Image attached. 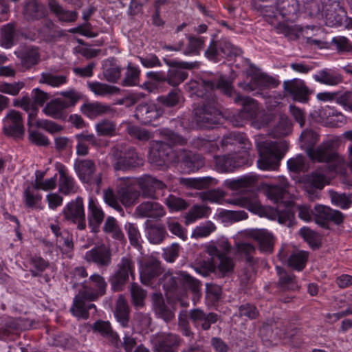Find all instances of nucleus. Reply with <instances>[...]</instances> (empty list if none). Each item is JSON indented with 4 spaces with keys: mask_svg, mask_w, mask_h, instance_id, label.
I'll use <instances>...</instances> for the list:
<instances>
[{
    "mask_svg": "<svg viewBox=\"0 0 352 352\" xmlns=\"http://www.w3.org/2000/svg\"><path fill=\"white\" fill-rule=\"evenodd\" d=\"M118 195L122 204L127 207L136 204L140 197V191L131 186L122 187L118 190Z\"/></svg>",
    "mask_w": 352,
    "mask_h": 352,
    "instance_id": "de8ad7c7",
    "label": "nucleus"
},
{
    "mask_svg": "<svg viewBox=\"0 0 352 352\" xmlns=\"http://www.w3.org/2000/svg\"><path fill=\"white\" fill-rule=\"evenodd\" d=\"M258 180V177L253 173L243 175L236 179H227L225 181L226 186L232 190L247 188L246 193L242 197L234 199H228L226 202L232 205L239 206L254 211L261 207L258 200L257 194L253 189Z\"/></svg>",
    "mask_w": 352,
    "mask_h": 352,
    "instance_id": "39448f33",
    "label": "nucleus"
},
{
    "mask_svg": "<svg viewBox=\"0 0 352 352\" xmlns=\"http://www.w3.org/2000/svg\"><path fill=\"white\" fill-rule=\"evenodd\" d=\"M157 100L166 107L174 108L180 107L184 103V98L179 89H173L166 95L159 96Z\"/></svg>",
    "mask_w": 352,
    "mask_h": 352,
    "instance_id": "79ce46f5",
    "label": "nucleus"
},
{
    "mask_svg": "<svg viewBox=\"0 0 352 352\" xmlns=\"http://www.w3.org/2000/svg\"><path fill=\"white\" fill-rule=\"evenodd\" d=\"M164 113V110L157 104L149 102H142L137 105L134 116L142 124H151L158 120Z\"/></svg>",
    "mask_w": 352,
    "mask_h": 352,
    "instance_id": "aec40b11",
    "label": "nucleus"
},
{
    "mask_svg": "<svg viewBox=\"0 0 352 352\" xmlns=\"http://www.w3.org/2000/svg\"><path fill=\"white\" fill-rule=\"evenodd\" d=\"M284 90L293 98L301 102L308 101L309 89L303 80L293 79L283 82Z\"/></svg>",
    "mask_w": 352,
    "mask_h": 352,
    "instance_id": "a878e982",
    "label": "nucleus"
},
{
    "mask_svg": "<svg viewBox=\"0 0 352 352\" xmlns=\"http://www.w3.org/2000/svg\"><path fill=\"white\" fill-rule=\"evenodd\" d=\"M180 183L188 187L201 189L208 188L210 186L216 185L217 184V180L212 177H204L191 179L182 178Z\"/></svg>",
    "mask_w": 352,
    "mask_h": 352,
    "instance_id": "3c124183",
    "label": "nucleus"
},
{
    "mask_svg": "<svg viewBox=\"0 0 352 352\" xmlns=\"http://www.w3.org/2000/svg\"><path fill=\"white\" fill-rule=\"evenodd\" d=\"M63 214L65 220L76 224L78 230H83L86 228L84 203L81 197H77L69 202L64 208Z\"/></svg>",
    "mask_w": 352,
    "mask_h": 352,
    "instance_id": "2eb2a0df",
    "label": "nucleus"
},
{
    "mask_svg": "<svg viewBox=\"0 0 352 352\" xmlns=\"http://www.w3.org/2000/svg\"><path fill=\"white\" fill-rule=\"evenodd\" d=\"M162 140L149 143L148 162L159 170H166L170 166L179 163L188 172H195L204 165L201 155L182 148L188 139L168 129L160 130Z\"/></svg>",
    "mask_w": 352,
    "mask_h": 352,
    "instance_id": "f03ea898",
    "label": "nucleus"
},
{
    "mask_svg": "<svg viewBox=\"0 0 352 352\" xmlns=\"http://www.w3.org/2000/svg\"><path fill=\"white\" fill-rule=\"evenodd\" d=\"M241 53V49L234 45L227 39L223 38L218 41H211L205 52V55L208 59L218 62L219 57L232 58L239 56Z\"/></svg>",
    "mask_w": 352,
    "mask_h": 352,
    "instance_id": "4468645a",
    "label": "nucleus"
},
{
    "mask_svg": "<svg viewBox=\"0 0 352 352\" xmlns=\"http://www.w3.org/2000/svg\"><path fill=\"white\" fill-rule=\"evenodd\" d=\"M163 271L161 262L158 259L154 257L148 258L140 265V281L144 285H152L155 279L163 273Z\"/></svg>",
    "mask_w": 352,
    "mask_h": 352,
    "instance_id": "6ab92c4d",
    "label": "nucleus"
},
{
    "mask_svg": "<svg viewBox=\"0 0 352 352\" xmlns=\"http://www.w3.org/2000/svg\"><path fill=\"white\" fill-rule=\"evenodd\" d=\"M308 256V252L305 251L294 252L288 257L287 264L297 271H302L305 267Z\"/></svg>",
    "mask_w": 352,
    "mask_h": 352,
    "instance_id": "13d9d810",
    "label": "nucleus"
},
{
    "mask_svg": "<svg viewBox=\"0 0 352 352\" xmlns=\"http://www.w3.org/2000/svg\"><path fill=\"white\" fill-rule=\"evenodd\" d=\"M151 302L153 311L157 318L162 319L166 323H170L175 320V307L166 304L162 293H153L151 295Z\"/></svg>",
    "mask_w": 352,
    "mask_h": 352,
    "instance_id": "5701e85b",
    "label": "nucleus"
},
{
    "mask_svg": "<svg viewBox=\"0 0 352 352\" xmlns=\"http://www.w3.org/2000/svg\"><path fill=\"white\" fill-rule=\"evenodd\" d=\"M91 329L94 333H99L107 338L111 344L115 347H118L121 343L118 334L112 329L109 321L98 320L91 325Z\"/></svg>",
    "mask_w": 352,
    "mask_h": 352,
    "instance_id": "7c9ffc66",
    "label": "nucleus"
},
{
    "mask_svg": "<svg viewBox=\"0 0 352 352\" xmlns=\"http://www.w3.org/2000/svg\"><path fill=\"white\" fill-rule=\"evenodd\" d=\"M163 61L169 67L166 73V82L173 87L179 85L188 78V74L184 69H192L199 66V63L197 61H177L167 58H163Z\"/></svg>",
    "mask_w": 352,
    "mask_h": 352,
    "instance_id": "9d476101",
    "label": "nucleus"
},
{
    "mask_svg": "<svg viewBox=\"0 0 352 352\" xmlns=\"http://www.w3.org/2000/svg\"><path fill=\"white\" fill-rule=\"evenodd\" d=\"M74 169L81 182L96 184L99 186L102 182V173L97 172V166L91 159H76Z\"/></svg>",
    "mask_w": 352,
    "mask_h": 352,
    "instance_id": "ddd939ff",
    "label": "nucleus"
},
{
    "mask_svg": "<svg viewBox=\"0 0 352 352\" xmlns=\"http://www.w3.org/2000/svg\"><path fill=\"white\" fill-rule=\"evenodd\" d=\"M43 40L47 43H56L67 34L51 19L44 21L42 28L38 30Z\"/></svg>",
    "mask_w": 352,
    "mask_h": 352,
    "instance_id": "c756f323",
    "label": "nucleus"
},
{
    "mask_svg": "<svg viewBox=\"0 0 352 352\" xmlns=\"http://www.w3.org/2000/svg\"><path fill=\"white\" fill-rule=\"evenodd\" d=\"M95 129L98 136L111 137L116 134V123L109 119H103L96 124Z\"/></svg>",
    "mask_w": 352,
    "mask_h": 352,
    "instance_id": "4d7b16f0",
    "label": "nucleus"
},
{
    "mask_svg": "<svg viewBox=\"0 0 352 352\" xmlns=\"http://www.w3.org/2000/svg\"><path fill=\"white\" fill-rule=\"evenodd\" d=\"M210 208L203 205H194L185 215V224L188 225L198 219L208 217Z\"/></svg>",
    "mask_w": 352,
    "mask_h": 352,
    "instance_id": "864d4df0",
    "label": "nucleus"
},
{
    "mask_svg": "<svg viewBox=\"0 0 352 352\" xmlns=\"http://www.w3.org/2000/svg\"><path fill=\"white\" fill-rule=\"evenodd\" d=\"M231 248L230 243L222 240L217 243H210L206 246V252L210 256H219L226 255Z\"/></svg>",
    "mask_w": 352,
    "mask_h": 352,
    "instance_id": "052dcab7",
    "label": "nucleus"
},
{
    "mask_svg": "<svg viewBox=\"0 0 352 352\" xmlns=\"http://www.w3.org/2000/svg\"><path fill=\"white\" fill-rule=\"evenodd\" d=\"M166 234V229L162 225H151L147 227V236L151 243H160L164 239Z\"/></svg>",
    "mask_w": 352,
    "mask_h": 352,
    "instance_id": "0e129e2a",
    "label": "nucleus"
},
{
    "mask_svg": "<svg viewBox=\"0 0 352 352\" xmlns=\"http://www.w3.org/2000/svg\"><path fill=\"white\" fill-rule=\"evenodd\" d=\"M300 139L302 148L312 161L328 163L332 170H336L343 164L344 160L333 150L332 142H327L314 148L318 141V135L313 130H305L300 135Z\"/></svg>",
    "mask_w": 352,
    "mask_h": 352,
    "instance_id": "7ed1b4c3",
    "label": "nucleus"
},
{
    "mask_svg": "<svg viewBox=\"0 0 352 352\" xmlns=\"http://www.w3.org/2000/svg\"><path fill=\"white\" fill-rule=\"evenodd\" d=\"M290 21L278 23L276 27L277 32L283 34L288 40L295 41L298 39L302 34V29Z\"/></svg>",
    "mask_w": 352,
    "mask_h": 352,
    "instance_id": "c03bdc74",
    "label": "nucleus"
},
{
    "mask_svg": "<svg viewBox=\"0 0 352 352\" xmlns=\"http://www.w3.org/2000/svg\"><path fill=\"white\" fill-rule=\"evenodd\" d=\"M140 196L144 199H157V190H164L167 188L164 182L151 175H144L137 179Z\"/></svg>",
    "mask_w": 352,
    "mask_h": 352,
    "instance_id": "a211bd4d",
    "label": "nucleus"
},
{
    "mask_svg": "<svg viewBox=\"0 0 352 352\" xmlns=\"http://www.w3.org/2000/svg\"><path fill=\"white\" fill-rule=\"evenodd\" d=\"M135 214L142 218L148 217L159 219L166 214V211L160 203L147 201L141 203L136 208Z\"/></svg>",
    "mask_w": 352,
    "mask_h": 352,
    "instance_id": "cd10ccee",
    "label": "nucleus"
},
{
    "mask_svg": "<svg viewBox=\"0 0 352 352\" xmlns=\"http://www.w3.org/2000/svg\"><path fill=\"white\" fill-rule=\"evenodd\" d=\"M188 41L186 48L184 51V54L186 56L199 55L204 45V38L203 37L188 36Z\"/></svg>",
    "mask_w": 352,
    "mask_h": 352,
    "instance_id": "680f3d73",
    "label": "nucleus"
},
{
    "mask_svg": "<svg viewBox=\"0 0 352 352\" xmlns=\"http://www.w3.org/2000/svg\"><path fill=\"white\" fill-rule=\"evenodd\" d=\"M160 280L166 295L173 294L177 290L179 286L180 271L175 273L167 272L163 274Z\"/></svg>",
    "mask_w": 352,
    "mask_h": 352,
    "instance_id": "49530a36",
    "label": "nucleus"
},
{
    "mask_svg": "<svg viewBox=\"0 0 352 352\" xmlns=\"http://www.w3.org/2000/svg\"><path fill=\"white\" fill-rule=\"evenodd\" d=\"M179 285L186 289L190 290L192 293L197 294L199 292L201 283L197 279L191 276L186 272L180 271Z\"/></svg>",
    "mask_w": 352,
    "mask_h": 352,
    "instance_id": "bf43d9fd",
    "label": "nucleus"
},
{
    "mask_svg": "<svg viewBox=\"0 0 352 352\" xmlns=\"http://www.w3.org/2000/svg\"><path fill=\"white\" fill-rule=\"evenodd\" d=\"M215 259L219 261L218 265L216 264V267L218 270V275L220 277L229 276L232 274L235 264L232 258L227 255H223L214 256Z\"/></svg>",
    "mask_w": 352,
    "mask_h": 352,
    "instance_id": "603ef678",
    "label": "nucleus"
},
{
    "mask_svg": "<svg viewBox=\"0 0 352 352\" xmlns=\"http://www.w3.org/2000/svg\"><path fill=\"white\" fill-rule=\"evenodd\" d=\"M115 316L122 327H127L129 326V307L127 302L121 296L119 297L116 302Z\"/></svg>",
    "mask_w": 352,
    "mask_h": 352,
    "instance_id": "09e8293b",
    "label": "nucleus"
},
{
    "mask_svg": "<svg viewBox=\"0 0 352 352\" xmlns=\"http://www.w3.org/2000/svg\"><path fill=\"white\" fill-rule=\"evenodd\" d=\"M112 166L116 170H126L143 165L140 157L134 148L130 147L124 151L118 147L112 148L109 154Z\"/></svg>",
    "mask_w": 352,
    "mask_h": 352,
    "instance_id": "1a4fd4ad",
    "label": "nucleus"
},
{
    "mask_svg": "<svg viewBox=\"0 0 352 352\" xmlns=\"http://www.w3.org/2000/svg\"><path fill=\"white\" fill-rule=\"evenodd\" d=\"M252 239L256 241L258 250L266 254H271L274 250V237L272 233L266 230L254 231L251 234Z\"/></svg>",
    "mask_w": 352,
    "mask_h": 352,
    "instance_id": "f704fd0d",
    "label": "nucleus"
},
{
    "mask_svg": "<svg viewBox=\"0 0 352 352\" xmlns=\"http://www.w3.org/2000/svg\"><path fill=\"white\" fill-rule=\"evenodd\" d=\"M289 182L284 177H279L274 182L267 184L266 186V195L267 197L275 203L282 201L288 192Z\"/></svg>",
    "mask_w": 352,
    "mask_h": 352,
    "instance_id": "c85d7f7f",
    "label": "nucleus"
},
{
    "mask_svg": "<svg viewBox=\"0 0 352 352\" xmlns=\"http://www.w3.org/2000/svg\"><path fill=\"white\" fill-rule=\"evenodd\" d=\"M82 287L83 297L87 298L89 301H94L106 294L107 283L102 276L94 274L89 276L88 280L82 283Z\"/></svg>",
    "mask_w": 352,
    "mask_h": 352,
    "instance_id": "f3484780",
    "label": "nucleus"
},
{
    "mask_svg": "<svg viewBox=\"0 0 352 352\" xmlns=\"http://www.w3.org/2000/svg\"><path fill=\"white\" fill-rule=\"evenodd\" d=\"M3 132L8 136L21 138L24 133L21 115L12 110L3 120Z\"/></svg>",
    "mask_w": 352,
    "mask_h": 352,
    "instance_id": "393cba45",
    "label": "nucleus"
},
{
    "mask_svg": "<svg viewBox=\"0 0 352 352\" xmlns=\"http://www.w3.org/2000/svg\"><path fill=\"white\" fill-rule=\"evenodd\" d=\"M74 138L77 142L76 154L78 156H86L89 154V144L94 147L100 145L96 136L94 133H89L87 131L76 134Z\"/></svg>",
    "mask_w": 352,
    "mask_h": 352,
    "instance_id": "2f4dec72",
    "label": "nucleus"
},
{
    "mask_svg": "<svg viewBox=\"0 0 352 352\" xmlns=\"http://www.w3.org/2000/svg\"><path fill=\"white\" fill-rule=\"evenodd\" d=\"M88 223L92 232L96 233L99 230L100 225L103 221L104 214L103 211L98 208L92 199L89 201Z\"/></svg>",
    "mask_w": 352,
    "mask_h": 352,
    "instance_id": "ea45409f",
    "label": "nucleus"
},
{
    "mask_svg": "<svg viewBox=\"0 0 352 352\" xmlns=\"http://www.w3.org/2000/svg\"><path fill=\"white\" fill-rule=\"evenodd\" d=\"M80 111L85 116L91 119L115 112V110L110 105L99 102L85 103L81 106Z\"/></svg>",
    "mask_w": 352,
    "mask_h": 352,
    "instance_id": "c9c22d12",
    "label": "nucleus"
},
{
    "mask_svg": "<svg viewBox=\"0 0 352 352\" xmlns=\"http://www.w3.org/2000/svg\"><path fill=\"white\" fill-rule=\"evenodd\" d=\"M1 45L6 49L11 48L14 45V38L16 36V25L14 23H9L3 25L0 30Z\"/></svg>",
    "mask_w": 352,
    "mask_h": 352,
    "instance_id": "a18cd8bd",
    "label": "nucleus"
},
{
    "mask_svg": "<svg viewBox=\"0 0 352 352\" xmlns=\"http://www.w3.org/2000/svg\"><path fill=\"white\" fill-rule=\"evenodd\" d=\"M276 10L286 21L294 22L300 14V4L298 0H276Z\"/></svg>",
    "mask_w": 352,
    "mask_h": 352,
    "instance_id": "bb28decb",
    "label": "nucleus"
},
{
    "mask_svg": "<svg viewBox=\"0 0 352 352\" xmlns=\"http://www.w3.org/2000/svg\"><path fill=\"white\" fill-rule=\"evenodd\" d=\"M219 319V316L217 314L206 312L200 308H194L189 311L183 309L178 314V330L184 336L192 339L195 333L190 328V322L196 329L208 331Z\"/></svg>",
    "mask_w": 352,
    "mask_h": 352,
    "instance_id": "20e7f679",
    "label": "nucleus"
},
{
    "mask_svg": "<svg viewBox=\"0 0 352 352\" xmlns=\"http://www.w3.org/2000/svg\"><path fill=\"white\" fill-rule=\"evenodd\" d=\"M89 300L83 297V292L79 291L74 298L73 305L70 308V312L78 318L87 319L89 317V310L94 309L96 310L94 304L87 305L85 301Z\"/></svg>",
    "mask_w": 352,
    "mask_h": 352,
    "instance_id": "72a5a7b5",
    "label": "nucleus"
},
{
    "mask_svg": "<svg viewBox=\"0 0 352 352\" xmlns=\"http://www.w3.org/2000/svg\"><path fill=\"white\" fill-rule=\"evenodd\" d=\"M22 14L24 20L34 23L46 18L48 12L41 1L38 0H25L23 3Z\"/></svg>",
    "mask_w": 352,
    "mask_h": 352,
    "instance_id": "b1692460",
    "label": "nucleus"
},
{
    "mask_svg": "<svg viewBox=\"0 0 352 352\" xmlns=\"http://www.w3.org/2000/svg\"><path fill=\"white\" fill-rule=\"evenodd\" d=\"M89 89L98 96H106L116 93L119 89L100 82H87Z\"/></svg>",
    "mask_w": 352,
    "mask_h": 352,
    "instance_id": "69168bd1",
    "label": "nucleus"
},
{
    "mask_svg": "<svg viewBox=\"0 0 352 352\" xmlns=\"http://www.w3.org/2000/svg\"><path fill=\"white\" fill-rule=\"evenodd\" d=\"M165 204L171 212H179L187 209L190 204L182 197L169 195L164 201Z\"/></svg>",
    "mask_w": 352,
    "mask_h": 352,
    "instance_id": "e2e57ef3",
    "label": "nucleus"
},
{
    "mask_svg": "<svg viewBox=\"0 0 352 352\" xmlns=\"http://www.w3.org/2000/svg\"><path fill=\"white\" fill-rule=\"evenodd\" d=\"M182 342L179 335L160 331L150 337V343L153 352H177Z\"/></svg>",
    "mask_w": 352,
    "mask_h": 352,
    "instance_id": "f8f14e48",
    "label": "nucleus"
},
{
    "mask_svg": "<svg viewBox=\"0 0 352 352\" xmlns=\"http://www.w3.org/2000/svg\"><path fill=\"white\" fill-rule=\"evenodd\" d=\"M220 90L224 95L233 98L235 103L242 106L241 116L245 119L255 118L258 112V103L250 97L239 95L234 89L232 81L221 76L217 79L201 80L190 85L192 94L203 99L201 104L193 110L194 120L201 128H210L219 123L222 118L221 105L219 104L213 91Z\"/></svg>",
    "mask_w": 352,
    "mask_h": 352,
    "instance_id": "f257e3e1",
    "label": "nucleus"
},
{
    "mask_svg": "<svg viewBox=\"0 0 352 352\" xmlns=\"http://www.w3.org/2000/svg\"><path fill=\"white\" fill-rule=\"evenodd\" d=\"M248 139L241 133L238 132H231L225 135L221 140V145L222 148H228L229 146L241 144L245 146Z\"/></svg>",
    "mask_w": 352,
    "mask_h": 352,
    "instance_id": "338daca9",
    "label": "nucleus"
},
{
    "mask_svg": "<svg viewBox=\"0 0 352 352\" xmlns=\"http://www.w3.org/2000/svg\"><path fill=\"white\" fill-rule=\"evenodd\" d=\"M85 259L100 268L107 269L112 263L111 250L104 244L95 246L85 253Z\"/></svg>",
    "mask_w": 352,
    "mask_h": 352,
    "instance_id": "4be33fe9",
    "label": "nucleus"
},
{
    "mask_svg": "<svg viewBox=\"0 0 352 352\" xmlns=\"http://www.w3.org/2000/svg\"><path fill=\"white\" fill-rule=\"evenodd\" d=\"M66 109L63 99L55 98L46 104L43 111L54 119L64 120L67 118Z\"/></svg>",
    "mask_w": 352,
    "mask_h": 352,
    "instance_id": "58836bf2",
    "label": "nucleus"
},
{
    "mask_svg": "<svg viewBox=\"0 0 352 352\" xmlns=\"http://www.w3.org/2000/svg\"><path fill=\"white\" fill-rule=\"evenodd\" d=\"M279 85V81L274 78L264 73H255L252 76L250 83L245 84L243 89L253 91L254 86L258 87H276Z\"/></svg>",
    "mask_w": 352,
    "mask_h": 352,
    "instance_id": "e433bc0d",
    "label": "nucleus"
},
{
    "mask_svg": "<svg viewBox=\"0 0 352 352\" xmlns=\"http://www.w3.org/2000/svg\"><path fill=\"white\" fill-rule=\"evenodd\" d=\"M299 234L313 250H317L321 247V242L317 232L309 228L303 227L300 230Z\"/></svg>",
    "mask_w": 352,
    "mask_h": 352,
    "instance_id": "774afa93",
    "label": "nucleus"
},
{
    "mask_svg": "<svg viewBox=\"0 0 352 352\" xmlns=\"http://www.w3.org/2000/svg\"><path fill=\"white\" fill-rule=\"evenodd\" d=\"M102 230L104 232L110 234L116 240L122 241L124 239V234L117 220L112 217H108L106 219Z\"/></svg>",
    "mask_w": 352,
    "mask_h": 352,
    "instance_id": "5fc2aeb1",
    "label": "nucleus"
},
{
    "mask_svg": "<svg viewBox=\"0 0 352 352\" xmlns=\"http://www.w3.org/2000/svg\"><path fill=\"white\" fill-rule=\"evenodd\" d=\"M214 158L217 170L221 173L232 172L248 162V155L246 152L215 155Z\"/></svg>",
    "mask_w": 352,
    "mask_h": 352,
    "instance_id": "dca6fc26",
    "label": "nucleus"
},
{
    "mask_svg": "<svg viewBox=\"0 0 352 352\" xmlns=\"http://www.w3.org/2000/svg\"><path fill=\"white\" fill-rule=\"evenodd\" d=\"M122 69L117 64L116 59L111 58L102 64V74L104 79L109 82H117L120 78Z\"/></svg>",
    "mask_w": 352,
    "mask_h": 352,
    "instance_id": "a19ab883",
    "label": "nucleus"
},
{
    "mask_svg": "<svg viewBox=\"0 0 352 352\" xmlns=\"http://www.w3.org/2000/svg\"><path fill=\"white\" fill-rule=\"evenodd\" d=\"M48 7L51 12L55 14L58 21L65 23L75 22L78 18L76 11L65 10L56 0H49Z\"/></svg>",
    "mask_w": 352,
    "mask_h": 352,
    "instance_id": "4c0bfd02",
    "label": "nucleus"
},
{
    "mask_svg": "<svg viewBox=\"0 0 352 352\" xmlns=\"http://www.w3.org/2000/svg\"><path fill=\"white\" fill-rule=\"evenodd\" d=\"M298 212V217L305 221H310L314 216V210H311L308 205L296 206L293 201H287L285 208H278L275 211L278 222L289 228L294 226L296 222L295 219V211Z\"/></svg>",
    "mask_w": 352,
    "mask_h": 352,
    "instance_id": "6e6552de",
    "label": "nucleus"
},
{
    "mask_svg": "<svg viewBox=\"0 0 352 352\" xmlns=\"http://www.w3.org/2000/svg\"><path fill=\"white\" fill-rule=\"evenodd\" d=\"M56 168L59 173V191L65 195L76 193L78 187L74 179L68 175L65 166L62 164H58Z\"/></svg>",
    "mask_w": 352,
    "mask_h": 352,
    "instance_id": "473e14b6",
    "label": "nucleus"
},
{
    "mask_svg": "<svg viewBox=\"0 0 352 352\" xmlns=\"http://www.w3.org/2000/svg\"><path fill=\"white\" fill-rule=\"evenodd\" d=\"M50 98L48 93L36 88L32 91L31 98L23 96L21 100H14V106L21 107L28 113V124H32V120H34L38 111V106H43Z\"/></svg>",
    "mask_w": 352,
    "mask_h": 352,
    "instance_id": "9b49d317",
    "label": "nucleus"
},
{
    "mask_svg": "<svg viewBox=\"0 0 352 352\" xmlns=\"http://www.w3.org/2000/svg\"><path fill=\"white\" fill-rule=\"evenodd\" d=\"M314 78L321 84L331 86L337 85L342 81L341 74L328 69L319 71L314 76Z\"/></svg>",
    "mask_w": 352,
    "mask_h": 352,
    "instance_id": "37998d69",
    "label": "nucleus"
},
{
    "mask_svg": "<svg viewBox=\"0 0 352 352\" xmlns=\"http://www.w3.org/2000/svg\"><path fill=\"white\" fill-rule=\"evenodd\" d=\"M276 270L279 276L278 285L282 290H295L298 288L294 275L288 274L279 266H276Z\"/></svg>",
    "mask_w": 352,
    "mask_h": 352,
    "instance_id": "8fccbe9b",
    "label": "nucleus"
},
{
    "mask_svg": "<svg viewBox=\"0 0 352 352\" xmlns=\"http://www.w3.org/2000/svg\"><path fill=\"white\" fill-rule=\"evenodd\" d=\"M256 148L259 155L258 167L262 170H275L287 151L288 144L285 141H258Z\"/></svg>",
    "mask_w": 352,
    "mask_h": 352,
    "instance_id": "423d86ee",
    "label": "nucleus"
},
{
    "mask_svg": "<svg viewBox=\"0 0 352 352\" xmlns=\"http://www.w3.org/2000/svg\"><path fill=\"white\" fill-rule=\"evenodd\" d=\"M140 70L138 67L133 66L131 63H129L121 85L124 87L138 85L140 82Z\"/></svg>",
    "mask_w": 352,
    "mask_h": 352,
    "instance_id": "6e6d98bb",
    "label": "nucleus"
},
{
    "mask_svg": "<svg viewBox=\"0 0 352 352\" xmlns=\"http://www.w3.org/2000/svg\"><path fill=\"white\" fill-rule=\"evenodd\" d=\"M325 18L332 25L341 26L346 18V11L340 0H321Z\"/></svg>",
    "mask_w": 352,
    "mask_h": 352,
    "instance_id": "412c9836",
    "label": "nucleus"
},
{
    "mask_svg": "<svg viewBox=\"0 0 352 352\" xmlns=\"http://www.w3.org/2000/svg\"><path fill=\"white\" fill-rule=\"evenodd\" d=\"M130 278L132 280L135 278V263L131 256H122L115 271L109 276L108 281L113 292H122Z\"/></svg>",
    "mask_w": 352,
    "mask_h": 352,
    "instance_id": "0eeeda50",
    "label": "nucleus"
}]
</instances>
